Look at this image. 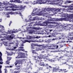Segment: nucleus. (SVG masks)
Here are the masks:
<instances>
[{
  "label": "nucleus",
  "instance_id": "5fc2aeb1",
  "mask_svg": "<svg viewBox=\"0 0 73 73\" xmlns=\"http://www.w3.org/2000/svg\"><path fill=\"white\" fill-rule=\"evenodd\" d=\"M7 13V15H9V14H11V13L10 12L7 13Z\"/></svg>",
  "mask_w": 73,
  "mask_h": 73
},
{
  "label": "nucleus",
  "instance_id": "4be33fe9",
  "mask_svg": "<svg viewBox=\"0 0 73 73\" xmlns=\"http://www.w3.org/2000/svg\"><path fill=\"white\" fill-rule=\"evenodd\" d=\"M51 46L52 47H54V48H58V46H57V45L54 44H52L51 45Z\"/></svg>",
  "mask_w": 73,
  "mask_h": 73
},
{
  "label": "nucleus",
  "instance_id": "69168bd1",
  "mask_svg": "<svg viewBox=\"0 0 73 73\" xmlns=\"http://www.w3.org/2000/svg\"><path fill=\"white\" fill-rule=\"evenodd\" d=\"M26 4H29V2H26Z\"/></svg>",
  "mask_w": 73,
  "mask_h": 73
},
{
  "label": "nucleus",
  "instance_id": "6ab92c4d",
  "mask_svg": "<svg viewBox=\"0 0 73 73\" xmlns=\"http://www.w3.org/2000/svg\"><path fill=\"white\" fill-rule=\"evenodd\" d=\"M19 7L21 9V10H24L26 6H23V5H20Z\"/></svg>",
  "mask_w": 73,
  "mask_h": 73
},
{
  "label": "nucleus",
  "instance_id": "0e129e2a",
  "mask_svg": "<svg viewBox=\"0 0 73 73\" xmlns=\"http://www.w3.org/2000/svg\"><path fill=\"white\" fill-rule=\"evenodd\" d=\"M54 37V36L53 35H52L51 36V37H52V38H53V37Z\"/></svg>",
  "mask_w": 73,
  "mask_h": 73
},
{
  "label": "nucleus",
  "instance_id": "c85d7f7f",
  "mask_svg": "<svg viewBox=\"0 0 73 73\" xmlns=\"http://www.w3.org/2000/svg\"><path fill=\"white\" fill-rule=\"evenodd\" d=\"M0 27L1 28V30L2 31H4L5 29H4V26L1 25H0Z\"/></svg>",
  "mask_w": 73,
  "mask_h": 73
},
{
  "label": "nucleus",
  "instance_id": "f3484780",
  "mask_svg": "<svg viewBox=\"0 0 73 73\" xmlns=\"http://www.w3.org/2000/svg\"><path fill=\"white\" fill-rule=\"evenodd\" d=\"M19 54L22 58H24L25 57V54L24 53L19 52Z\"/></svg>",
  "mask_w": 73,
  "mask_h": 73
},
{
  "label": "nucleus",
  "instance_id": "a878e982",
  "mask_svg": "<svg viewBox=\"0 0 73 73\" xmlns=\"http://www.w3.org/2000/svg\"><path fill=\"white\" fill-rule=\"evenodd\" d=\"M19 62H20V60H17L14 63V64H15V65L16 66V65H17V64H19Z\"/></svg>",
  "mask_w": 73,
  "mask_h": 73
},
{
  "label": "nucleus",
  "instance_id": "7c9ffc66",
  "mask_svg": "<svg viewBox=\"0 0 73 73\" xmlns=\"http://www.w3.org/2000/svg\"><path fill=\"white\" fill-rule=\"evenodd\" d=\"M56 32H60V31H62L61 29L58 28L56 29Z\"/></svg>",
  "mask_w": 73,
  "mask_h": 73
},
{
  "label": "nucleus",
  "instance_id": "7ed1b4c3",
  "mask_svg": "<svg viewBox=\"0 0 73 73\" xmlns=\"http://www.w3.org/2000/svg\"><path fill=\"white\" fill-rule=\"evenodd\" d=\"M73 53H71L67 51L66 53L64 54V56L66 57H68L69 58H68V60L70 61V59H71V57H72L73 56Z\"/></svg>",
  "mask_w": 73,
  "mask_h": 73
},
{
  "label": "nucleus",
  "instance_id": "13d9d810",
  "mask_svg": "<svg viewBox=\"0 0 73 73\" xmlns=\"http://www.w3.org/2000/svg\"><path fill=\"white\" fill-rule=\"evenodd\" d=\"M36 20V17L34 18H33V20Z\"/></svg>",
  "mask_w": 73,
  "mask_h": 73
},
{
  "label": "nucleus",
  "instance_id": "58836bf2",
  "mask_svg": "<svg viewBox=\"0 0 73 73\" xmlns=\"http://www.w3.org/2000/svg\"><path fill=\"white\" fill-rule=\"evenodd\" d=\"M8 7H9L7 6V7H5V11H8V9H7V8H8Z\"/></svg>",
  "mask_w": 73,
  "mask_h": 73
},
{
  "label": "nucleus",
  "instance_id": "473e14b6",
  "mask_svg": "<svg viewBox=\"0 0 73 73\" xmlns=\"http://www.w3.org/2000/svg\"><path fill=\"white\" fill-rule=\"evenodd\" d=\"M20 66H17V68L15 69L16 70H20Z\"/></svg>",
  "mask_w": 73,
  "mask_h": 73
},
{
  "label": "nucleus",
  "instance_id": "338daca9",
  "mask_svg": "<svg viewBox=\"0 0 73 73\" xmlns=\"http://www.w3.org/2000/svg\"><path fill=\"white\" fill-rule=\"evenodd\" d=\"M1 21H2V19H0V22H1Z\"/></svg>",
  "mask_w": 73,
  "mask_h": 73
},
{
  "label": "nucleus",
  "instance_id": "37998d69",
  "mask_svg": "<svg viewBox=\"0 0 73 73\" xmlns=\"http://www.w3.org/2000/svg\"><path fill=\"white\" fill-rule=\"evenodd\" d=\"M46 42H48V43H49V42H50V40H46L45 41Z\"/></svg>",
  "mask_w": 73,
  "mask_h": 73
},
{
  "label": "nucleus",
  "instance_id": "b1692460",
  "mask_svg": "<svg viewBox=\"0 0 73 73\" xmlns=\"http://www.w3.org/2000/svg\"><path fill=\"white\" fill-rule=\"evenodd\" d=\"M59 27L60 28V29H61L62 31V30H64V29H65V27H64V25H60Z\"/></svg>",
  "mask_w": 73,
  "mask_h": 73
},
{
  "label": "nucleus",
  "instance_id": "09e8293b",
  "mask_svg": "<svg viewBox=\"0 0 73 73\" xmlns=\"http://www.w3.org/2000/svg\"><path fill=\"white\" fill-rule=\"evenodd\" d=\"M32 69V68H31V67L29 66V68H27V70H28V69Z\"/></svg>",
  "mask_w": 73,
  "mask_h": 73
},
{
  "label": "nucleus",
  "instance_id": "2f4dec72",
  "mask_svg": "<svg viewBox=\"0 0 73 73\" xmlns=\"http://www.w3.org/2000/svg\"><path fill=\"white\" fill-rule=\"evenodd\" d=\"M53 70L54 72H58V70L57 69H56V68H53Z\"/></svg>",
  "mask_w": 73,
  "mask_h": 73
},
{
  "label": "nucleus",
  "instance_id": "ea45409f",
  "mask_svg": "<svg viewBox=\"0 0 73 73\" xmlns=\"http://www.w3.org/2000/svg\"><path fill=\"white\" fill-rule=\"evenodd\" d=\"M20 0H15L16 3H20Z\"/></svg>",
  "mask_w": 73,
  "mask_h": 73
},
{
  "label": "nucleus",
  "instance_id": "3c124183",
  "mask_svg": "<svg viewBox=\"0 0 73 73\" xmlns=\"http://www.w3.org/2000/svg\"><path fill=\"white\" fill-rule=\"evenodd\" d=\"M9 32V34H11L12 33V31H8Z\"/></svg>",
  "mask_w": 73,
  "mask_h": 73
},
{
  "label": "nucleus",
  "instance_id": "cd10ccee",
  "mask_svg": "<svg viewBox=\"0 0 73 73\" xmlns=\"http://www.w3.org/2000/svg\"><path fill=\"white\" fill-rule=\"evenodd\" d=\"M51 11V12H56V9L55 8L53 9H50V12Z\"/></svg>",
  "mask_w": 73,
  "mask_h": 73
},
{
  "label": "nucleus",
  "instance_id": "39448f33",
  "mask_svg": "<svg viewBox=\"0 0 73 73\" xmlns=\"http://www.w3.org/2000/svg\"><path fill=\"white\" fill-rule=\"evenodd\" d=\"M43 31H47V35H52V32L53 31V30L52 29H49L47 27H44L43 29Z\"/></svg>",
  "mask_w": 73,
  "mask_h": 73
},
{
  "label": "nucleus",
  "instance_id": "bf43d9fd",
  "mask_svg": "<svg viewBox=\"0 0 73 73\" xmlns=\"http://www.w3.org/2000/svg\"><path fill=\"white\" fill-rule=\"evenodd\" d=\"M47 48V46H44V47H43L42 48L44 49V48Z\"/></svg>",
  "mask_w": 73,
  "mask_h": 73
},
{
  "label": "nucleus",
  "instance_id": "f8f14e48",
  "mask_svg": "<svg viewBox=\"0 0 73 73\" xmlns=\"http://www.w3.org/2000/svg\"><path fill=\"white\" fill-rule=\"evenodd\" d=\"M41 9H39L35 8V9H34L33 10V12H36V13H40L41 12Z\"/></svg>",
  "mask_w": 73,
  "mask_h": 73
},
{
  "label": "nucleus",
  "instance_id": "9d476101",
  "mask_svg": "<svg viewBox=\"0 0 73 73\" xmlns=\"http://www.w3.org/2000/svg\"><path fill=\"white\" fill-rule=\"evenodd\" d=\"M40 37L39 36H36L35 37H32V36H30L29 35H28L27 36V39H31L32 38H39Z\"/></svg>",
  "mask_w": 73,
  "mask_h": 73
},
{
  "label": "nucleus",
  "instance_id": "052dcab7",
  "mask_svg": "<svg viewBox=\"0 0 73 73\" xmlns=\"http://www.w3.org/2000/svg\"><path fill=\"white\" fill-rule=\"evenodd\" d=\"M15 33L14 31H11V33Z\"/></svg>",
  "mask_w": 73,
  "mask_h": 73
},
{
  "label": "nucleus",
  "instance_id": "5701e85b",
  "mask_svg": "<svg viewBox=\"0 0 73 73\" xmlns=\"http://www.w3.org/2000/svg\"><path fill=\"white\" fill-rule=\"evenodd\" d=\"M36 3L38 4H43L42 3V0H38L36 1Z\"/></svg>",
  "mask_w": 73,
  "mask_h": 73
},
{
  "label": "nucleus",
  "instance_id": "e2e57ef3",
  "mask_svg": "<svg viewBox=\"0 0 73 73\" xmlns=\"http://www.w3.org/2000/svg\"><path fill=\"white\" fill-rule=\"evenodd\" d=\"M0 55H2L3 54L1 52H0Z\"/></svg>",
  "mask_w": 73,
  "mask_h": 73
},
{
  "label": "nucleus",
  "instance_id": "393cba45",
  "mask_svg": "<svg viewBox=\"0 0 73 73\" xmlns=\"http://www.w3.org/2000/svg\"><path fill=\"white\" fill-rule=\"evenodd\" d=\"M35 32V30L33 29H31L29 31V33L32 34V33H33Z\"/></svg>",
  "mask_w": 73,
  "mask_h": 73
},
{
  "label": "nucleus",
  "instance_id": "a211bd4d",
  "mask_svg": "<svg viewBox=\"0 0 73 73\" xmlns=\"http://www.w3.org/2000/svg\"><path fill=\"white\" fill-rule=\"evenodd\" d=\"M55 19V18H51L50 19H49V18L48 19V21H49V22H50V21H55V20H56V21H57V20H56V19Z\"/></svg>",
  "mask_w": 73,
  "mask_h": 73
},
{
  "label": "nucleus",
  "instance_id": "6e6d98bb",
  "mask_svg": "<svg viewBox=\"0 0 73 73\" xmlns=\"http://www.w3.org/2000/svg\"><path fill=\"white\" fill-rule=\"evenodd\" d=\"M45 66H49V64H48V63H47L46 65H45Z\"/></svg>",
  "mask_w": 73,
  "mask_h": 73
},
{
  "label": "nucleus",
  "instance_id": "a18cd8bd",
  "mask_svg": "<svg viewBox=\"0 0 73 73\" xmlns=\"http://www.w3.org/2000/svg\"><path fill=\"white\" fill-rule=\"evenodd\" d=\"M42 3L43 4H45L46 2V0H42Z\"/></svg>",
  "mask_w": 73,
  "mask_h": 73
},
{
  "label": "nucleus",
  "instance_id": "603ef678",
  "mask_svg": "<svg viewBox=\"0 0 73 73\" xmlns=\"http://www.w3.org/2000/svg\"><path fill=\"white\" fill-rule=\"evenodd\" d=\"M11 2H14L15 3L16 2V0H12Z\"/></svg>",
  "mask_w": 73,
  "mask_h": 73
},
{
  "label": "nucleus",
  "instance_id": "f704fd0d",
  "mask_svg": "<svg viewBox=\"0 0 73 73\" xmlns=\"http://www.w3.org/2000/svg\"><path fill=\"white\" fill-rule=\"evenodd\" d=\"M68 40H73V36H70V37H68Z\"/></svg>",
  "mask_w": 73,
  "mask_h": 73
},
{
  "label": "nucleus",
  "instance_id": "aec40b11",
  "mask_svg": "<svg viewBox=\"0 0 73 73\" xmlns=\"http://www.w3.org/2000/svg\"><path fill=\"white\" fill-rule=\"evenodd\" d=\"M71 25L70 24H68L65 27L66 28H65V29L66 30V28H70L71 27Z\"/></svg>",
  "mask_w": 73,
  "mask_h": 73
},
{
  "label": "nucleus",
  "instance_id": "864d4df0",
  "mask_svg": "<svg viewBox=\"0 0 73 73\" xmlns=\"http://www.w3.org/2000/svg\"><path fill=\"white\" fill-rule=\"evenodd\" d=\"M21 50H22V51L23 52H25V50L24 49H21Z\"/></svg>",
  "mask_w": 73,
  "mask_h": 73
},
{
  "label": "nucleus",
  "instance_id": "2eb2a0df",
  "mask_svg": "<svg viewBox=\"0 0 73 73\" xmlns=\"http://www.w3.org/2000/svg\"><path fill=\"white\" fill-rule=\"evenodd\" d=\"M7 60L6 61V63L7 64H9L10 63V62H9V61H10V60L12 59V58L9 56H7Z\"/></svg>",
  "mask_w": 73,
  "mask_h": 73
},
{
  "label": "nucleus",
  "instance_id": "f03ea898",
  "mask_svg": "<svg viewBox=\"0 0 73 73\" xmlns=\"http://www.w3.org/2000/svg\"><path fill=\"white\" fill-rule=\"evenodd\" d=\"M36 60V63H38L41 66H45V64H44V59L42 58H38L37 59H35Z\"/></svg>",
  "mask_w": 73,
  "mask_h": 73
},
{
  "label": "nucleus",
  "instance_id": "c03bdc74",
  "mask_svg": "<svg viewBox=\"0 0 73 73\" xmlns=\"http://www.w3.org/2000/svg\"><path fill=\"white\" fill-rule=\"evenodd\" d=\"M14 38V36H10L9 37V38H10V39H12L13 38Z\"/></svg>",
  "mask_w": 73,
  "mask_h": 73
},
{
  "label": "nucleus",
  "instance_id": "1a4fd4ad",
  "mask_svg": "<svg viewBox=\"0 0 73 73\" xmlns=\"http://www.w3.org/2000/svg\"><path fill=\"white\" fill-rule=\"evenodd\" d=\"M46 3L50 4H54V1H50V0H47L46 1Z\"/></svg>",
  "mask_w": 73,
  "mask_h": 73
},
{
  "label": "nucleus",
  "instance_id": "423d86ee",
  "mask_svg": "<svg viewBox=\"0 0 73 73\" xmlns=\"http://www.w3.org/2000/svg\"><path fill=\"white\" fill-rule=\"evenodd\" d=\"M56 21H69L70 18L68 17L61 18H57Z\"/></svg>",
  "mask_w": 73,
  "mask_h": 73
},
{
  "label": "nucleus",
  "instance_id": "6e6552de",
  "mask_svg": "<svg viewBox=\"0 0 73 73\" xmlns=\"http://www.w3.org/2000/svg\"><path fill=\"white\" fill-rule=\"evenodd\" d=\"M42 20H41L40 21H38V23H42V24H50L52 23V24H54V22H49V21H48V19L47 20V21H44L43 22H42Z\"/></svg>",
  "mask_w": 73,
  "mask_h": 73
},
{
  "label": "nucleus",
  "instance_id": "ddd939ff",
  "mask_svg": "<svg viewBox=\"0 0 73 73\" xmlns=\"http://www.w3.org/2000/svg\"><path fill=\"white\" fill-rule=\"evenodd\" d=\"M42 15V14L40 13H37V12H35V13H32V16H35V15L41 16Z\"/></svg>",
  "mask_w": 73,
  "mask_h": 73
},
{
  "label": "nucleus",
  "instance_id": "774afa93",
  "mask_svg": "<svg viewBox=\"0 0 73 73\" xmlns=\"http://www.w3.org/2000/svg\"><path fill=\"white\" fill-rule=\"evenodd\" d=\"M71 20V21H72L73 22V18Z\"/></svg>",
  "mask_w": 73,
  "mask_h": 73
},
{
  "label": "nucleus",
  "instance_id": "0eeeda50",
  "mask_svg": "<svg viewBox=\"0 0 73 73\" xmlns=\"http://www.w3.org/2000/svg\"><path fill=\"white\" fill-rule=\"evenodd\" d=\"M38 42V41H37V40H25L24 41H22V42L23 43L21 45V46H24V44H24L25 43V42Z\"/></svg>",
  "mask_w": 73,
  "mask_h": 73
},
{
  "label": "nucleus",
  "instance_id": "412c9836",
  "mask_svg": "<svg viewBox=\"0 0 73 73\" xmlns=\"http://www.w3.org/2000/svg\"><path fill=\"white\" fill-rule=\"evenodd\" d=\"M70 8L68 9L67 11V12H69V11H72V10H73V6H70Z\"/></svg>",
  "mask_w": 73,
  "mask_h": 73
},
{
  "label": "nucleus",
  "instance_id": "72a5a7b5",
  "mask_svg": "<svg viewBox=\"0 0 73 73\" xmlns=\"http://www.w3.org/2000/svg\"><path fill=\"white\" fill-rule=\"evenodd\" d=\"M66 2H67V4H68V3H73V1H66ZM72 5H73V4H72Z\"/></svg>",
  "mask_w": 73,
  "mask_h": 73
},
{
  "label": "nucleus",
  "instance_id": "79ce46f5",
  "mask_svg": "<svg viewBox=\"0 0 73 73\" xmlns=\"http://www.w3.org/2000/svg\"><path fill=\"white\" fill-rule=\"evenodd\" d=\"M47 69H49V68H52V67L51 66H48L47 67Z\"/></svg>",
  "mask_w": 73,
  "mask_h": 73
},
{
  "label": "nucleus",
  "instance_id": "4d7b16f0",
  "mask_svg": "<svg viewBox=\"0 0 73 73\" xmlns=\"http://www.w3.org/2000/svg\"><path fill=\"white\" fill-rule=\"evenodd\" d=\"M20 48L21 49H23L24 47L20 46Z\"/></svg>",
  "mask_w": 73,
  "mask_h": 73
},
{
  "label": "nucleus",
  "instance_id": "4468645a",
  "mask_svg": "<svg viewBox=\"0 0 73 73\" xmlns=\"http://www.w3.org/2000/svg\"><path fill=\"white\" fill-rule=\"evenodd\" d=\"M59 1H60V3L59 4L60 5H61L62 4H67L66 1H62V0H59Z\"/></svg>",
  "mask_w": 73,
  "mask_h": 73
},
{
  "label": "nucleus",
  "instance_id": "c756f323",
  "mask_svg": "<svg viewBox=\"0 0 73 73\" xmlns=\"http://www.w3.org/2000/svg\"><path fill=\"white\" fill-rule=\"evenodd\" d=\"M63 16L64 17H69V14H64Z\"/></svg>",
  "mask_w": 73,
  "mask_h": 73
},
{
  "label": "nucleus",
  "instance_id": "4c0bfd02",
  "mask_svg": "<svg viewBox=\"0 0 73 73\" xmlns=\"http://www.w3.org/2000/svg\"><path fill=\"white\" fill-rule=\"evenodd\" d=\"M69 36H73V32L69 33Z\"/></svg>",
  "mask_w": 73,
  "mask_h": 73
},
{
  "label": "nucleus",
  "instance_id": "8fccbe9b",
  "mask_svg": "<svg viewBox=\"0 0 73 73\" xmlns=\"http://www.w3.org/2000/svg\"><path fill=\"white\" fill-rule=\"evenodd\" d=\"M38 69H39V70H42L43 69V68L40 67L38 68Z\"/></svg>",
  "mask_w": 73,
  "mask_h": 73
},
{
  "label": "nucleus",
  "instance_id": "a19ab883",
  "mask_svg": "<svg viewBox=\"0 0 73 73\" xmlns=\"http://www.w3.org/2000/svg\"><path fill=\"white\" fill-rule=\"evenodd\" d=\"M33 53H34L35 54H36V50H33L32 51Z\"/></svg>",
  "mask_w": 73,
  "mask_h": 73
},
{
  "label": "nucleus",
  "instance_id": "dca6fc26",
  "mask_svg": "<svg viewBox=\"0 0 73 73\" xmlns=\"http://www.w3.org/2000/svg\"><path fill=\"white\" fill-rule=\"evenodd\" d=\"M10 8H18V7L17 6L15 5L11 4L9 6Z\"/></svg>",
  "mask_w": 73,
  "mask_h": 73
},
{
  "label": "nucleus",
  "instance_id": "c9c22d12",
  "mask_svg": "<svg viewBox=\"0 0 73 73\" xmlns=\"http://www.w3.org/2000/svg\"><path fill=\"white\" fill-rule=\"evenodd\" d=\"M20 71H21L20 70H19L18 71H15L14 72V73H20Z\"/></svg>",
  "mask_w": 73,
  "mask_h": 73
},
{
  "label": "nucleus",
  "instance_id": "20e7f679",
  "mask_svg": "<svg viewBox=\"0 0 73 73\" xmlns=\"http://www.w3.org/2000/svg\"><path fill=\"white\" fill-rule=\"evenodd\" d=\"M38 24L35 23L34 22H31L30 23H28V26H31L30 27H28L27 28V29H31V28H33V29H35V27L36 25H37Z\"/></svg>",
  "mask_w": 73,
  "mask_h": 73
},
{
  "label": "nucleus",
  "instance_id": "e433bc0d",
  "mask_svg": "<svg viewBox=\"0 0 73 73\" xmlns=\"http://www.w3.org/2000/svg\"><path fill=\"white\" fill-rule=\"evenodd\" d=\"M22 58L21 56H20L19 54V55L17 56V57H16V58Z\"/></svg>",
  "mask_w": 73,
  "mask_h": 73
},
{
  "label": "nucleus",
  "instance_id": "f257e3e1",
  "mask_svg": "<svg viewBox=\"0 0 73 73\" xmlns=\"http://www.w3.org/2000/svg\"><path fill=\"white\" fill-rule=\"evenodd\" d=\"M40 13L42 14L41 16L43 15V16L47 17V15L50 14V8H44L42 10L40 11Z\"/></svg>",
  "mask_w": 73,
  "mask_h": 73
},
{
  "label": "nucleus",
  "instance_id": "680f3d73",
  "mask_svg": "<svg viewBox=\"0 0 73 73\" xmlns=\"http://www.w3.org/2000/svg\"><path fill=\"white\" fill-rule=\"evenodd\" d=\"M52 40V41H53V40H56V38H53Z\"/></svg>",
  "mask_w": 73,
  "mask_h": 73
},
{
  "label": "nucleus",
  "instance_id": "bb28decb",
  "mask_svg": "<svg viewBox=\"0 0 73 73\" xmlns=\"http://www.w3.org/2000/svg\"><path fill=\"white\" fill-rule=\"evenodd\" d=\"M1 56L2 55H0V64H3V62H1L3 61V60H2V58H1Z\"/></svg>",
  "mask_w": 73,
  "mask_h": 73
},
{
  "label": "nucleus",
  "instance_id": "de8ad7c7",
  "mask_svg": "<svg viewBox=\"0 0 73 73\" xmlns=\"http://www.w3.org/2000/svg\"><path fill=\"white\" fill-rule=\"evenodd\" d=\"M4 70H5V73H8V70H7V69L6 68Z\"/></svg>",
  "mask_w": 73,
  "mask_h": 73
},
{
  "label": "nucleus",
  "instance_id": "49530a36",
  "mask_svg": "<svg viewBox=\"0 0 73 73\" xmlns=\"http://www.w3.org/2000/svg\"><path fill=\"white\" fill-rule=\"evenodd\" d=\"M60 10L59 9H56L55 12H60Z\"/></svg>",
  "mask_w": 73,
  "mask_h": 73
},
{
  "label": "nucleus",
  "instance_id": "9b49d317",
  "mask_svg": "<svg viewBox=\"0 0 73 73\" xmlns=\"http://www.w3.org/2000/svg\"><path fill=\"white\" fill-rule=\"evenodd\" d=\"M44 57V61H46V60H48V54H45L43 55Z\"/></svg>",
  "mask_w": 73,
  "mask_h": 73
}]
</instances>
